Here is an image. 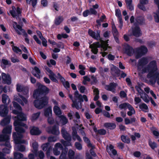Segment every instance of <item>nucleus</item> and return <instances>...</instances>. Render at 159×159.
Instances as JSON below:
<instances>
[{
	"label": "nucleus",
	"instance_id": "f257e3e1",
	"mask_svg": "<svg viewBox=\"0 0 159 159\" xmlns=\"http://www.w3.org/2000/svg\"><path fill=\"white\" fill-rule=\"evenodd\" d=\"M13 104L15 109L12 111V112L17 115V116L14 118L15 121L14 123L15 129L17 133H14L13 134L14 140L15 143V150L23 152L25 151V148L24 146L20 145V143H25L26 142L21 139L23 136L21 133L25 132L22 127H25V128H27V126L21 122V121L26 120V116L22 113L21 108L17 103L14 101Z\"/></svg>",
	"mask_w": 159,
	"mask_h": 159
},
{
	"label": "nucleus",
	"instance_id": "f03ea898",
	"mask_svg": "<svg viewBox=\"0 0 159 159\" xmlns=\"http://www.w3.org/2000/svg\"><path fill=\"white\" fill-rule=\"evenodd\" d=\"M38 89L34 91L33 97L37 99L34 101L35 106L38 109L43 108L48 103V98L46 96L42 97L43 94H46L49 92V89L45 86L39 83H37Z\"/></svg>",
	"mask_w": 159,
	"mask_h": 159
},
{
	"label": "nucleus",
	"instance_id": "7ed1b4c3",
	"mask_svg": "<svg viewBox=\"0 0 159 159\" xmlns=\"http://www.w3.org/2000/svg\"><path fill=\"white\" fill-rule=\"evenodd\" d=\"M148 62V59L146 58H143L140 60L138 65V69L141 70L142 69V73L148 72V77L150 78H156V80L157 84H159V74H158L156 71L157 67L156 62L155 61H151L149 66L145 68H143V66L147 64Z\"/></svg>",
	"mask_w": 159,
	"mask_h": 159
},
{
	"label": "nucleus",
	"instance_id": "20e7f679",
	"mask_svg": "<svg viewBox=\"0 0 159 159\" xmlns=\"http://www.w3.org/2000/svg\"><path fill=\"white\" fill-rule=\"evenodd\" d=\"M11 126L9 125L3 129L2 132V134L0 135V141L5 142V146L7 147L3 149V152L5 153L10 152V148L11 147L9 141V134L11 132Z\"/></svg>",
	"mask_w": 159,
	"mask_h": 159
},
{
	"label": "nucleus",
	"instance_id": "39448f33",
	"mask_svg": "<svg viewBox=\"0 0 159 159\" xmlns=\"http://www.w3.org/2000/svg\"><path fill=\"white\" fill-rule=\"evenodd\" d=\"M107 41H104L101 40L100 42H96L90 45V48H91V51L94 54H96L98 52V48H101V53L103 57H104L107 55V53L105 52L107 48H110L107 44Z\"/></svg>",
	"mask_w": 159,
	"mask_h": 159
},
{
	"label": "nucleus",
	"instance_id": "423d86ee",
	"mask_svg": "<svg viewBox=\"0 0 159 159\" xmlns=\"http://www.w3.org/2000/svg\"><path fill=\"white\" fill-rule=\"evenodd\" d=\"M61 133L63 137L67 141H62L61 143L65 146H69L71 145V143L70 142L71 140V138L70 136L67 133L66 131L64 129L62 128L61 130Z\"/></svg>",
	"mask_w": 159,
	"mask_h": 159
},
{
	"label": "nucleus",
	"instance_id": "0eeeda50",
	"mask_svg": "<svg viewBox=\"0 0 159 159\" xmlns=\"http://www.w3.org/2000/svg\"><path fill=\"white\" fill-rule=\"evenodd\" d=\"M12 10L10 11L11 15L14 18H16L17 20L20 19V8L17 7L16 8L14 7H12Z\"/></svg>",
	"mask_w": 159,
	"mask_h": 159
},
{
	"label": "nucleus",
	"instance_id": "6e6552de",
	"mask_svg": "<svg viewBox=\"0 0 159 159\" xmlns=\"http://www.w3.org/2000/svg\"><path fill=\"white\" fill-rule=\"evenodd\" d=\"M44 115L48 118V122L50 124H52L53 123L54 120L52 117V110L51 107H49L44 111Z\"/></svg>",
	"mask_w": 159,
	"mask_h": 159
},
{
	"label": "nucleus",
	"instance_id": "1a4fd4ad",
	"mask_svg": "<svg viewBox=\"0 0 159 159\" xmlns=\"http://www.w3.org/2000/svg\"><path fill=\"white\" fill-rule=\"evenodd\" d=\"M14 100L16 101L22 106L27 103V100L26 98L19 94L15 95L14 97Z\"/></svg>",
	"mask_w": 159,
	"mask_h": 159
},
{
	"label": "nucleus",
	"instance_id": "9d476101",
	"mask_svg": "<svg viewBox=\"0 0 159 159\" xmlns=\"http://www.w3.org/2000/svg\"><path fill=\"white\" fill-rule=\"evenodd\" d=\"M2 82L8 85L11 83V79L10 75L8 74L2 73L1 74Z\"/></svg>",
	"mask_w": 159,
	"mask_h": 159
},
{
	"label": "nucleus",
	"instance_id": "9b49d317",
	"mask_svg": "<svg viewBox=\"0 0 159 159\" xmlns=\"http://www.w3.org/2000/svg\"><path fill=\"white\" fill-rule=\"evenodd\" d=\"M12 25L15 31L18 34H21L25 33V30L22 29L21 26L18 25L16 22H13Z\"/></svg>",
	"mask_w": 159,
	"mask_h": 159
},
{
	"label": "nucleus",
	"instance_id": "f8f14e48",
	"mask_svg": "<svg viewBox=\"0 0 159 159\" xmlns=\"http://www.w3.org/2000/svg\"><path fill=\"white\" fill-rule=\"evenodd\" d=\"M8 110L7 106L5 105L0 106V115L1 116H4L8 113Z\"/></svg>",
	"mask_w": 159,
	"mask_h": 159
},
{
	"label": "nucleus",
	"instance_id": "ddd939ff",
	"mask_svg": "<svg viewBox=\"0 0 159 159\" xmlns=\"http://www.w3.org/2000/svg\"><path fill=\"white\" fill-rule=\"evenodd\" d=\"M46 70L47 74L49 75L50 79L54 82H57V80L56 78L55 75L53 73L52 70L48 67L46 68Z\"/></svg>",
	"mask_w": 159,
	"mask_h": 159
},
{
	"label": "nucleus",
	"instance_id": "4468645a",
	"mask_svg": "<svg viewBox=\"0 0 159 159\" xmlns=\"http://www.w3.org/2000/svg\"><path fill=\"white\" fill-rule=\"evenodd\" d=\"M129 32L130 33L132 32V34L136 37H139L141 35L140 30L138 26H136L134 28H133L132 30H129Z\"/></svg>",
	"mask_w": 159,
	"mask_h": 159
},
{
	"label": "nucleus",
	"instance_id": "2eb2a0df",
	"mask_svg": "<svg viewBox=\"0 0 159 159\" xmlns=\"http://www.w3.org/2000/svg\"><path fill=\"white\" fill-rule=\"evenodd\" d=\"M148 2V0H140L139 3L138 5V7L139 9L145 11L146 10V9L145 5L147 4Z\"/></svg>",
	"mask_w": 159,
	"mask_h": 159
},
{
	"label": "nucleus",
	"instance_id": "dca6fc26",
	"mask_svg": "<svg viewBox=\"0 0 159 159\" xmlns=\"http://www.w3.org/2000/svg\"><path fill=\"white\" fill-rule=\"evenodd\" d=\"M107 150L108 153L111 155H116L117 153L116 151L114 149L113 146L110 145L109 146H107Z\"/></svg>",
	"mask_w": 159,
	"mask_h": 159
},
{
	"label": "nucleus",
	"instance_id": "f3484780",
	"mask_svg": "<svg viewBox=\"0 0 159 159\" xmlns=\"http://www.w3.org/2000/svg\"><path fill=\"white\" fill-rule=\"evenodd\" d=\"M117 85L116 84L111 83L109 85H106L105 87V88L107 90L114 92L115 91V88H116Z\"/></svg>",
	"mask_w": 159,
	"mask_h": 159
},
{
	"label": "nucleus",
	"instance_id": "a211bd4d",
	"mask_svg": "<svg viewBox=\"0 0 159 159\" xmlns=\"http://www.w3.org/2000/svg\"><path fill=\"white\" fill-rule=\"evenodd\" d=\"M62 150V146L60 143H57L55 145V148L54 149V154L56 155L59 154L60 152V150Z\"/></svg>",
	"mask_w": 159,
	"mask_h": 159
},
{
	"label": "nucleus",
	"instance_id": "6ab92c4d",
	"mask_svg": "<svg viewBox=\"0 0 159 159\" xmlns=\"http://www.w3.org/2000/svg\"><path fill=\"white\" fill-rule=\"evenodd\" d=\"M88 33L89 35L94 39H99L100 38L99 33L98 32L96 33L92 30H89Z\"/></svg>",
	"mask_w": 159,
	"mask_h": 159
},
{
	"label": "nucleus",
	"instance_id": "aec40b11",
	"mask_svg": "<svg viewBox=\"0 0 159 159\" xmlns=\"http://www.w3.org/2000/svg\"><path fill=\"white\" fill-rule=\"evenodd\" d=\"M69 97L72 100L73 104H72V106L73 107H75L77 109H79L81 108V102H79L78 103H77L76 101L72 100V95H69Z\"/></svg>",
	"mask_w": 159,
	"mask_h": 159
},
{
	"label": "nucleus",
	"instance_id": "412c9836",
	"mask_svg": "<svg viewBox=\"0 0 159 159\" xmlns=\"http://www.w3.org/2000/svg\"><path fill=\"white\" fill-rule=\"evenodd\" d=\"M30 133L32 135H38L40 134L41 131L38 128L32 127L31 128Z\"/></svg>",
	"mask_w": 159,
	"mask_h": 159
},
{
	"label": "nucleus",
	"instance_id": "4be33fe9",
	"mask_svg": "<svg viewBox=\"0 0 159 159\" xmlns=\"http://www.w3.org/2000/svg\"><path fill=\"white\" fill-rule=\"evenodd\" d=\"M51 128H48V131L52 134L57 135L59 134V131L57 127H54L51 129Z\"/></svg>",
	"mask_w": 159,
	"mask_h": 159
},
{
	"label": "nucleus",
	"instance_id": "5701e85b",
	"mask_svg": "<svg viewBox=\"0 0 159 159\" xmlns=\"http://www.w3.org/2000/svg\"><path fill=\"white\" fill-rule=\"evenodd\" d=\"M40 70L37 67H35L33 70L32 73L34 76L38 78H40Z\"/></svg>",
	"mask_w": 159,
	"mask_h": 159
},
{
	"label": "nucleus",
	"instance_id": "b1692460",
	"mask_svg": "<svg viewBox=\"0 0 159 159\" xmlns=\"http://www.w3.org/2000/svg\"><path fill=\"white\" fill-rule=\"evenodd\" d=\"M141 98L143 100L146 102H148L151 99V97H149L148 95L145 93H143L142 94H140Z\"/></svg>",
	"mask_w": 159,
	"mask_h": 159
},
{
	"label": "nucleus",
	"instance_id": "393cba45",
	"mask_svg": "<svg viewBox=\"0 0 159 159\" xmlns=\"http://www.w3.org/2000/svg\"><path fill=\"white\" fill-rule=\"evenodd\" d=\"M136 120V118L134 117L131 118L130 119H129L128 118H125L124 119L125 124L126 125L132 124L133 123L135 122Z\"/></svg>",
	"mask_w": 159,
	"mask_h": 159
},
{
	"label": "nucleus",
	"instance_id": "a878e982",
	"mask_svg": "<svg viewBox=\"0 0 159 159\" xmlns=\"http://www.w3.org/2000/svg\"><path fill=\"white\" fill-rule=\"evenodd\" d=\"M53 110L55 114L57 116H59L61 113L60 107L57 105H55L53 107Z\"/></svg>",
	"mask_w": 159,
	"mask_h": 159
},
{
	"label": "nucleus",
	"instance_id": "bb28decb",
	"mask_svg": "<svg viewBox=\"0 0 159 159\" xmlns=\"http://www.w3.org/2000/svg\"><path fill=\"white\" fill-rule=\"evenodd\" d=\"M129 111L127 112V115L129 116H131L132 115L134 114L135 113V111L134 108L130 104L129 105V107L128 108Z\"/></svg>",
	"mask_w": 159,
	"mask_h": 159
},
{
	"label": "nucleus",
	"instance_id": "cd10ccee",
	"mask_svg": "<svg viewBox=\"0 0 159 159\" xmlns=\"http://www.w3.org/2000/svg\"><path fill=\"white\" fill-rule=\"evenodd\" d=\"M93 92L94 95H95V97L94 98V101H96L99 98V91L98 89L94 87H93Z\"/></svg>",
	"mask_w": 159,
	"mask_h": 159
},
{
	"label": "nucleus",
	"instance_id": "c85d7f7f",
	"mask_svg": "<svg viewBox=\"0 0 159 159\" xmlns=\"http://www.w3.org/2000/svg\"><path fill=\"white\" fill-rule=\"evenodd\" d=\"M104 126L109 129H113L116 128V125L113 123H107L104 124Z\"/></svg>",
	"mask_w": 159,
	"mask_h": 159
},
{
	"label": "nucleus",
	"instance_id": "c756f323",
	"mask_svg": "<svg viewBox=\"0 0 159 159\" xmlns=\"http://www.w3.org/2000/svg\"><path fill=\"white\" fill-rule=\"evenodd\" d=\"M32 146L33 148V150L32 152L35 155L36 154V152L37 150L38 145L37 142L34 141L32 143Z\"/></svg>",
	"mask_w": 159,
	"mask_h": 159
},
{
	"label": "nucleus",
	"instance_id": "7c9ffc66",
	"mask_svg": "<svg viewBox=\"0 0 159 159\" xmlns=\"http://www.w3.org/2000/svg\"><path fill=\"white\" fill-rule=\"evenodd\" d=\"M2 102L4 104L9 103L10 99L8 96L6 94H3L2 95Z\"/></svg>",
	"mask_w": 159,
	"mask_h": 159
},
{
	"label": "nucleus",
	"instance_id": "2f4dec72",
	"mask_svg": "<svg viewBox=\"0 0 159 159\" xmlns=\"http://www.w3.org/2000/svg\"><path fill=\"white\" fill-rule=\"evenodd\" d=\"M63 20V19L62 16L57 17L55 20V23L56 25H59L62 21Z\"/></svg>",
	"mask_w": 159,
	"mask_h": 159
},
{
	"label": "nucleus",
	"instance_id": "473e14b6",
	"mask_svg": "<svg viewBox=\"0 0 159 159\" xmlns=\"http://www.w3.org/2000/svg\"><path fill=\"white\" fill-rule=\"evenodd\" d=\"M151 129L154 135L156 137V138H159V132L157 130L156 128L153 127L151 128Z\"/></svg>",
	"mask_w": 159,
	"mask_h": 159
},
{
	"label": "nucleus",
	"instance_id": "72a5a7b5",
	"mask_svg": "<svg viewBox=\"0 0 159 159\" xmlns=\"http://www.w3.org/2000/svg\"><path fill=\"white\" fill-rule=\"evenodd\" d=\"M125 52L129 55H131V53L133 52V49L128 45H126Z\"/></svg>",
	"mask_w": 159,
	"mask_h": 159
},
{
	"label": "nucleus",
	"instance_id": "f704fd0d",
	"mask_svg": "<svg viewBox=\"0 0 159 159\" xmlns=\"http://www.w3.org/2000/svg\"><path fill=\"white\" fill-rule=\"evenodd\" d=\"M10 121V119L9 117L4 118L0 122V124L2 126L8 124Z\"/></svg>",
	"mask_w": 159,
	"mask_h": 159
},
{
	"label": "nucleus",
	"instance_id": "c9c22d12",
	"mask_svg": "<svg viewBox=\"0 0 159 159\" xmlns=\"http://www.w3.org/2000/svg\"><path fill=\"white\" fill-rule=\"evenodd\" d=\"M75 97L77 98L79 100V102H81H81H83V100H82V96L81 94H80L79 93L78 91L76 90H75Z\"/></svg>",
	"mask_w": 159,
	"mask_h": 159
},
{
	"label": "nucleus",
	"instance_id": "e433bc0d",
	"mask_svg": "<svg viewBox=\"0 0 159 159\" xmlns=\"http://www.w3.org/2000/svg\"><path fill=\"white\" fill-rule=\"evenodd\" d=\"M84 141L88 144V146L89 147L91 148L92 149L94 148V146H93L90 143V141L89 139L85 137L83 138Z\"/></svg>",
	"mask_w": 159,
	"mask_h": 159
},
{
	"label": "nucleus",
	"instance_id": "4c0bfd02",
	"mask_svg": "<svg viewBox=\"0 0 159 159\" xmlns=\"http://www.w3.org/2000/svg\"><path fill=\"white\" fill-rule=\"evenodd\" d=\"M139 108L143 111L146 112L148 110V107L144 103H142L141 104L139 105Z\"/></svg>",
	"mask_w": 159,
	"mask_h": 159
},
{
	"label": "nucleus",
	"instance_id": "58836bf2",
	"mask_svg": "<svg viewBox=\"0 0 159 159\" xmlns=\"http://www.w3.org/2000/svg\"><path fill=\"white\" fill-rule=\"evenodd\" d=\"M58 117L60 119L61 121V122L62 125H65L67 122V119L63 115H62Z\"/></svg>",
	"mask_w": 159,
	"mask_h": 159
},
{
	"label": "nucleus",
	"instance_id": "ea45409f",
	"mask_svg": "<svg viewBox=\"0 0 159 159\" xmlns=\"http://www.w3.org/2000/svg\"><path fill=\"white\" fill-rule=\"evenodd\" d=\"M16 90L18 92H21L23 91L24 87L21 84L18 83L16 85Z\"/></svg>",
	"mask_w": 159,
	"mask_h": 159
},
{
	"label": "nucleus",
	"instance_id": "a19ab883",
	"mask_svg": "<svg viewBox=\"0 0 159 159\" xmlns=\"http://www.w3.org/2000/svg\"><path fill=\"white\" fill-rule=\"evenodd\" d=\"M11 46L12 50L14 52L17 53L21 54V50L19 48L13 45H12Z\"/></svg>",
	"mask_w": 159,
	"mask_h": 159
},
{
	"label": "nucleus",
	"instance_id": "79ce46f5",
	"mask_svg": "<svg viewBox=\"0 0 159 159\" xmlns=\"http://www.w3.org/2000/svg\"><path fill=\"white\" fill-rule=\"evenodd\" d=\"M73 139L75 140L76 139H77L79 141H81V139L80 137L77 135L76 132L75 131L73 128Z\"/></svg>",
	"mask_w": 159,
	"mask_h": 159
},
{
	"label": "nucleus",
	"instance_id": "37998d69",
	"mask_svg": "<svg viewBox=\"0 0 159 159\" xmlns=\"http://www.w3.org/2000/svg\"><path fill=\"white\" fill-rule=\"evenodd\" d=\"M149 144L152 149H154L157 147V144L154 142L152 141L151 140H149Z\"/></svg>",
	"mask_w": 159,
	"mask_h": 159
},
{
	"label": "nucleus",
	"instance_id": "c03bdc74",
	"mask_svg": "<svg viewBox=\"0 0 159 159\" xmlns=\"http://www.w3.org/2000/svg\"><path fill=\"white\" fill-rule=\"evenodd\" d=\"M129 105V104L128 103H124L120 105L119 107L121 110L122 109H126L128 108Z\"/></svg>",
	"mask_w": 159,
	"mask_h": 159
},
{
	"label": "nucleus",
	"instance_id": "a18cd8bd",
	"mask_svg": "<svg viewBox=\"0 0 159 159\" xmlns=\"http://www.w3.org/2000/svg\"><path fill=\"white\" fill-rule=\"evenodd\" d=\"M121 139L122 141L124 142L129 143L130 142L129 138L126 136L122 135L121 137Z\"/></svg>",
	"mask_w": 159,
	"mask_h": 159
},
{
	"label": "nucleus",
	"instance_id": "49530a36",
	"mask_svg": "<svg viewBox=\"0 0 159 159\" xmlns=\"http://www.w3.org/2000/svg\"><path fill=\"white\" fill-rule=\"evenodd\" d=\"M14 156L15 159H20L23 157V155L19 152H14Z\"/></svg>",
	"mask_w": 159,
	"mask_h": 159
},
{
	"label": "nucleus",
	"instance_id": "de8ad7c7",
	"mask_svg": "<svg viewBox=\"0 0 159 159\" xmlns=\"http://www.w3.org/2000/svg\"><path fill=\"white\" fill-rule=\"evenodd\" d=\"M140 137V135L139 133H134V135H132L131 136V138L133 141H134L136 140V138H139Z\"/></svg>",
	"mask_w": 159,
	"mask_h": 159
},
{
	"label": "nucleus",
	"instance_id": "09e8293b",
	"mask_svg": "<svg viewBox=\"0 0 159 159\" xmlns=\"http://www.w3.org/2000/svg\"><path fill=\"white\" fill-rule=\"evenodd\" d=\"M40 115L39 112H37L33 114L31 116V119L32 121H34L36 120L39 117Z\"/></svg>",
	"mask_w": 159,
	"mask_h": 159
},
{
	"label": "nucleus",
	"instance_id": "8fccbe9b",
	"mask_svg": "<svg viewBox=\"0 0 159 159\" xmlns=\"http://www.w3.org/2000/svg\"><path fill=\"white\" fill-rule=\"evenodd\" d=\"M154 16L156 22H159V11L154 13Z\"/></svg>",
	"mask_w": 159,
	"mask_h": 159
},
{
	"label": "nucleus",
	"instance_id": "3c124183",
	"mask_svg": "<svg viewBox=\"0 0 159 159\" xmlns=\"http://www.w3.org/2000/svg\"><path fill=\"white\" fill-rule=\"evenodd\" d=\"M8 64L9 62L7 60L5 59H2L1 66L4 69L5 67L4 66H6Z\"/></svg>",
	"mask_w": 159,
	"mask_h": 159
},
{
	"label": "nucleus",
	"instance_id": "603ef678",
	"mask_svg": "<svg viewBox=\"0 0 159 159\" xmlns=\"http://www.w3.org/2000/svg\"><path fill=\"white\" fill-rule=\"evenodd\" d=\"M147 49L146 47L142 46L139 49V52L142 54H145L147 53Z\"/></svg>",
	"mask_w": 159,
	"mask_h": 159
},
{
	"label": "nucleus",
	"instance_id": "864d4df0",
	"mask_svg": "<svg viewBox=\"0 0 159 159\" xmlns=\"http://www.w3.org/2000/svg\"><path fill=\"white\" fill-rule=\"evenodd\" d=\"M116 15L118 17L119 20L122 19L120 11L119 9L116 10Z\"/></svg>",
	"mask_w": 159,
	"mask_h": 159
},
{
	"label": "nucleus",
	"instance_id": "5fc2aeb1",
	"mask_svg": "<svg viewBox=\"0 0 159 159\" xmlns=\"http://www.w3.org/2000/svg\"><path fill=\"white\" fill-rule=\"evenodd\" d=\"M106 16L103 14L101 16V17L100 20H97V22L98 24V25L99 26L101 25V23L102 22L103 20L106 18Z\"/></svg>",
	"mask_w": 159,
	"mask_h": 159
},
{
	"label": "nucleus",
	"instance_id": "6e6d98bb",
	"mask_svg": "<svg viewBox=\"0 0 159 159\" xmlns=\"http://www.w3.org/2000/svg\"><path fill=\"white\" fill-rule=\"evenodd\" d=\"M26 2L29 4L31 2L33 7L36 5L37 2V0H26Z\"/></svg>",
	"mask_w": 159,
	"mask_h": 159
},
{
	"label": "nucleus",
	"instance_id": "4d7b16f0",
	"mask_svg": "<svg viewBox=\"0 0 159 159\" xmlns=\"http://www.w3.org/2000/svg\"><path fill=\"white\" fill-rule=\"evenodd\" d=\"M68 155L70 159H75L74 157V152L72 150H70L69 151Z\"/></svg>",
	"mask_w": 159,
	"mask_h": 159
},
{
	"label": "nucleus",
	"instance_id": "13d9d810",
	"mask_svg": "<svg viewBox=\"0 0 159 159\" xmlns=\"http://www.w3.org/2000/svg\"><path fill=\"white\" fill-rule=\"evenodd\" d=\"M79 90L81 93H84L85 90V87L83 86H79L78 87Z\"/></svg>",
	"mask_w": 159,
	"mask_h": 159
},
{
	"label": "nucleus",
	"instance_id": "bf43d9fd",
	"mask_svg": "<svg viewBox=\"0 0 159 159\" xmlns=\"http://www.w3.org/2000/svg\"><path fill=\"white\" fill-rule=\"evenodd\" d=\"M40 39L42 40L43 45L45 47L47 46V41L43 37H40Z\"/></svg>",
	"mask_w": 159,
	"mask_h": 159
},
{
	"label": "nucleus",
	"instance_id": "052dcab7",
	"mask_svg": "<svg viewBox=\"0 0 159 159\" xmlns=\"http://www.w3.org/2000/svg\"><path fill=\"white\" fill-rule=\"evenodd\" d=\"M112 28L114 32V36L116 35L117 34L118 32L116 29V26L113 23L112 24Z\"/></svg>",
	"mask_w": 159,
	"mask_h": 159
},
{
	"label": "nucleus",
	"instance_id": "680f3d73",
	"mask_svg": "<svg viewBox=\"0 0 159 159\" xmlns=\"http://www.w3.org/2000/svg\"><path fill=\"white\" fill-rule=\"evenodd\" d=\"M83 78L84 80L83 81V83L84 84H85L86 81H89L90 80V79L89 76H86L83 77Z\"/></svg>",
	"mask_w": 159,
	"mask_h": 159
},
{
	"label": "nucleus",
	"instance_id": "e2e57ef3",
	"mask_svg": "<svg viewBox=\"0 0 159 159\" xmlns=\"http://www.w3.org/2000/svg\"><path fill=\"white\" fill-rule=\"evenodd\" d=\"M89 11L90 14L96 15L97 13V11H96L95 9L93 8H90Z\"/></svg>",
	"mask_w": 159,
	"mask_h": 159
},
{
	"label": "nucleus",
	"instance_id": "0e129e2a",
	"mask_svg": "<svg viewBox=\"0 0 159 159\" xmlns=\"http://www.w3.org/2000/svg\"><path fill=\"white\" fill-rule=\"evenodd\" d=\"M111 68V70L112 71H114L116 72H117V70H118V68L115 67L114 65L112 64L110 65Z\"/></svg>",
	"mask_w": 159,
	"mask_h": 159
},
{
	"label": "nucleus",
	"instance_id": "69168bd1",
	"mask_svg": "<svg viewBox=\"0 0 159 159\" xmlns=\"http://www.w3.org/2000/svg\"><path fill=\"white\" fill-rule=\"evenodd\" d=\"M141 100L138 97H135L134 99V101L135 102V104L136 105L141 102Z\"/></svg>",
	"mask_w": 159,
	"mask_h": 159
},
{
	"label": "nucleus",
	"instance_id": "338daca9",
	"mask_svg": "<svg viewBox=\"0 0 159 159\" xmlns=\"http://www.w3.org/2000/svg\"><path fill=\"white\" fill-rule=\"evenodd\" d=\"M22 91L24 95H27L29 93V88L27 87H24Z\"/></svg>",
	"mask_w": 159,
	"mask_h": 159
},
{
	"label": "nucleus",
	"instance_id": "774afa93",
	"mask_svg": "<svg viewBox=\"0 0 159 159\" xmlns=\"http://www.w3.org/2000/svg\"><path fill=\"white\" fill-rule=\"evenodd\" d=\"M11 61L13 63L18 62H19L20 61L19 59L17 58L12 57L11 58Z\"/></svg>",
	"mask_w": 159,
	"mask_h": 159
}]
</instances>
